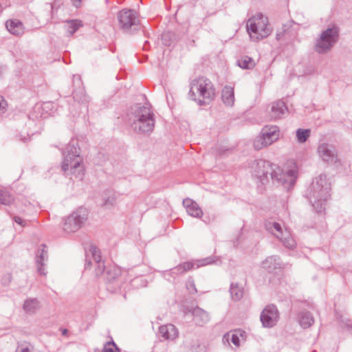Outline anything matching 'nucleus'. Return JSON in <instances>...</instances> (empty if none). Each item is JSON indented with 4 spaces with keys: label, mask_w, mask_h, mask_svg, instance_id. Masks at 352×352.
Segmentation results:
<instances>
[{
    "label": "nucleus",
    "mask_w": 352,
    "mask_h": 352,
    "mask_svg": "<svg viewBox=\"0 0 352 352\" xmlns=\"http://www.w3.org/2000/svg\"><path fill=\"white\" fill-rule=\"evenodd\" d=\"M12 200V199L8 192L0 190V204H8Z\"/></svg>",
    "instance_id": "nucleus-18"
},
{
    "label": "nucleus",
    "mask_w": 352,
    "mask_h": 352,
    "mask_svg": "<svg viewBox=\"0 0 352 352\" xmlns=\"http://www.w3.org/2000/svg\"><path fill=\"white\" fill-rule=\"evenodd\" d=\"M104 352H120L116 344L109 342L106 344L104 348Z\"/></svg>",
    "instance_id": "nucleus-19"
},
{
    "label": "nucleus",
    "mask_w": 352,
    "mask_h": 352,
    "mask_svg": "<svg viewBox=\"0 0 352 352\" xmlns=\"http://www.w3.org/2000/svg\"><path fill=\"white\" fill-rule=\"evenodd\" d=\"M75 157L76 158V162H78V158H79L78 155L75 156Z\"/></svg>",
    "instance_id": "nucleus-34"
},
{
    "label": "nucleus",
    "mask_w": 352,
    "mask_h": 352,
    "mask_svg": "<svg viewBox=\"0 0 352 352\" xmlns=\"http://www.w3.org/2000/svg\"><path fill=\"white\" fill-rule=\"evenodd\" d=\"M274 227L275 229H276L277 230H280V226L278 224V223H275L274 225Z\"/></svg>",
    "instance_id": "nucleus-32"
},
{
    "label": "nucleus",
    "mask_w": 352,
    "mask_h": 352,
    "mask_svg": "<svg viewBox=\"0 0 352 352\" xmlns=\"http://www.w3.org/2000/svg\"><path fill=\"white\" fill-rule=\"evenodd\" d=\"M7 30L13 35L21 36L24 33L23 24L18 19H10L6 23Z\"/></svg>",
    "instance_id": "nucleus-10"
},
{
    "label": "nucleus",
    "mask_w": 352,
    "mask_h": 352,
    "mask_svg": "<svg viewBox=\"0 0 352 352\" xmlns=\"http://www.w3.org/2000/svg\"><path fill=\"white\" fill-rule=\"evenodd\" d=\"M215 96V89L212 82L204 77L195 79L190 85L189 97L199 105L209 104Z\"/></svg>",
    "instance_id": "nucleus-2"
},
{
    "label": "nucleus",
    "mask_w": 352,
    "mask_h": 352,
    "mask_svg": "<svg viewBox=\"0 0 352 352\" xmlns=\"http://www.w3.org/2000/svg\"><path fill=\"white\" fill-rule=\"evenodd\" d=\"M278 318V313L275 307L268 306L262 312L261 320L265 327L273 326Z\"/></svg>",
    "instance_id": "nucleus-8"
},
{
    "label": "nucleus",
    "mask_w": 352,
    "mask_h": 352,
    "mask_svg": "<svg viewBox=\"0 0 352 352\" xmlns=\"http://www.w3.org/2000/svg\"><path fill=\"white\" fill-rule=\"evenodd\" d=\"M308 138V133H297V140L299 142H304Z\"/></svg>",
    "instance_id": "nucleus-25"
},
{
    "label": "nucleus",
    "mask_w": 352,
    "mask_h": 352,
    "mask_svg": "<svg viewBox=\"0 0 352 352\" xmlns=\"http://www.w3.org/2000/svg\"><path fill=\"white\" fill-rule=\"evenodd\" d=\"M203 315H204V316L206 318H208L207 314H206L205 313H203Z\"/></svg>",
    "instance_id": "nucleus-35"
},
{
    "label": "nucleus",
    "mask_w": 352,
    "mask_h": 352,
    "mask_svg": "<svg viewBox=\"0 0 352 352\" xmlns=\"http://www.w3.org/2000/svg\"><path fill=\"white\" fill-rule=\"evenodd\" d=\"M36 305H37L36 302L33 300H28V301L25 302V303L24 305V308L26 310L30 311V310H31L32 307L33 308H34L35 307H36Z\"/></svg>",
    "instance_id": "nucleus-24"
},
{
    "label": "nucleus",
    "mask_w": 352,
    "mask_h": 352,
    "mask_svg": "<svg viewBox=\"0 0 352 352\" xmlns=\"http://www.w3.org/2000/svg\"><path fill=\"white\" fill-rule=\"evenodd\" d=\"M296 132L300 133V132H311L310 129H298Z\"/></svg>",
    "instance_id": "nucleus-28"
},
{
    "label": "nucleus",
    "mask_w": 352,
    "mask_h": 352,
    "mask_svg": "<svg viewBox=\"0 0 352 352\" xmlns=\"http://www.w3.org/2000/svg\"><path fill=\"white\" fill-rule=\"evenodd\" d=\"M3 72V68L1 67H0V76H1Z\"/></svg>",
    "instance_id": "nucleus-33"
},
{
    "label": "nucleus",
    "mask_w": 352,
    "mask_h": 352,
    "mask_svg": "<svg viewBox=\"0 0 352 352\" xmlns=\"http://www.w3.org/2000/svg\"><path fill=\"white\" fill-rule=\"evenodd\" d=\"M247 31L253 41H258L268 36L272 30L268 25V19L261 13L251 17L247 22Z\"/></svg>",
    "instance_id": "nucleus-3"
},
{
    "label": "nucleus",
    "mask_w": 352,
    "mask_h": 352,
    "mask_svg": "<svg viewBox=\"0 0 352 352\" xmlns=\"http://www.w3.org/2000/svg\"><path fill=\"white\" fill-rule=\"evenodd\" d=\"M14 220L19 225H23V220L20 217H15Z\"/></svg>",
    "instance_id": "nucleus-29"
},
{
    "label": "nucleus",
    "mask_w": 352,
    "mask_h": 352,
    "mask_svg": "<svg viewBox=\"0 0 352 352\" xmlns=\"http://www.w3.org/2000/svg\"><path fill=\"white\" fill-rule=\"evenodd\" d=\"M8 109V103L6 100L0 96V116H3Z\"/></svg>",
    "instance_id": "nucleus-21"
},
{
    "label": "nucleus",
    "mask_w": 352,
    "mask_h": 352,
    "mask_svg": "<svg viewBox=\"0 0 352 352\" xmlns=\"http://www.w3.org/2000/svg\"><path fill=\"white\" fill-rule=\"evenodd\" d=\"M184 205L185 206L188 213L195 217H201L202 214L201 210L197 206V204L192 200L187 199L184 200Z\"/></svg>",
    "instance_id": "nucleus-12"
},
{
    "label": "nucleus",
    "mask_w": 352,
    "mask_h": 352,
    "mask_svg": "<svg viewBox=\"0 0 352 352\" xmlns=\"http://www.w3.org/2000/svg\"><path fill=\"white\" fill-rule=\"evenodd\" d=\"M228 339L231 338L232 342L236 346H239L240 341L243 339V332L240 330L234 331L227 334Z\"/></svg>",
    "instance_id": "nucleus-17"
},
{
    "label": "nucleus",
    "mask_w": 352,
    "mask_h": 352,
    "mask_svg": "<svg viewBox=\"0 0 352 352\" xmlns=\"http://www.w3.org/2000/svg\"><path fill=\"white\" fill-rule=\"evenodd\" d=\"M339 36L338 28L332 25L322 31L317 38L314 48L319 54H325L329 52L337 43Z\"/></svg>",
    "instance_id": "nucleus-4"
},
{
    "label": "nucleus",
    "mask_w": 352,
    "mask_h": 352,
    "mask_svg": "<svg viewBox=\"0 0 352 352\" xmlns=\"http://www.w3.org/2000/svg\"><path fill=\"white\" fill-rule=\"evenodd\" d=\"M313 323V318L309 316L302 317L300 320V324L304 328L308 327Z\"/></svg>",
    "instance_id": "nucleus-20"
},
{
    "label": "nucleus",
    "mask_w": 352,
    "mask_h": 352,
    "mask_svg": "<svg viewBox=\"0 0 352 352\" xmlns=\"http://www.w3.org/2000/svg\"><path fill=\"white\" fill-rule=\"evenodd\" d=\"M277 133H262L256 140L254 142V146L257 149L271 144L274 140L277 139Z\"/></svg>",
    "instance_id": "nucleus-11"
},
{
    "label": "nucleus",
    "mask_w": 352,
    "mask_h": 352,
    "mask_svg": "<svg viewBox=\"0 0 352 352\" xmlns=\"http://www.w3.org/2000/svg\"><path fill=\"white\" fill-rule=\"evenodd\" d=\"M184 267H185V269L186 270H190V268H192V265L190 263H185L184 265Z\"/></svg>",
    "instance_id": "nucleus-30"
},
{
    "label": "nucleus",
    "mask_w": 352,
    "mask_h": 352,
    "mask_svg": "<svg viewBox=\"0 0 352 352\" xmlns=\"http://www.w3.org/2000/svg\"><path fill=\"white\" fill-rule=\"evenodd\" d=\"M71 1L74 6H75L76 8H79L80 7L84 0H71Z\"/></svg>",
    "instance_id": "nucleus-26"
},
{
    "label": "nucleus",
    "mask_w": 352,
    "mask_h": 352,
    "mask_svg": "<svg viewBox=\"0 0 352 352\" xmlns=\"http://www.w3.org/2000/svg\"><path fill=\"white\" fill-rule=\"evenodd\" d=\"M259 165H260V166H262L263 168L269 167V164L265 162H261Z\"/></svg>",
    "instance_id": "nucleus-31"
},
{
    "label": "nucleus",
    "mask_w": 352,
    "mask_h": 352,
    "mask_svg": "<svg viewBox=\"0 0 352 352\" xmlns=\"http://www.w3.org/2000/svg\"><path fill=\"white\" fill-rule=\"evenodd\" d=\"M231 294L234 300H239L242 296V291L237 287H232Z\"/></svg>",
    "instance_id": "nucleus-22"
},
{
    "label": "nucleus",
    "mask_w": 352,
    "mask_h": 352,
    "mask_svg": "<svg viewBox=\"0 0 352 352\" xmlns=\"http://www.w3.org/2000/svg\"><path fill=\"white\" fill-rule=\"evenodd\" d=\"M82 26V23L81 21L78 19H72L65 22L64 28L67 34V36H69L75 33Z\"/></svg>",
    "instance_id": "nucleus-15"
},
{
    "label": "nucleus",
    "mask_w": 352,
    "mask_h": 352,
    "mask_svg": "<svg viewBox=\"0 0 352 352\" xmlns=\"http://www.w3.org/2000/svg\"><path fill=\"white\" fill-rule=\"evenodd\" d=\"M269 116L272 120L283 118L288 113V109L282 100H277L271 104Z\"/></svg>",
    "instance_id": "nucleus-7"
},
{
    "label": "nucleus",
    "mask_w": 352,
    "mask_h": 352,
    "mask_svg": "<svg viewBox=\"0 0 352 352\" xmlns=\"http://www.w3.org/2000/svg\"><path fill=\"white\" fill-rule=\"evenodd\" d=\"M118 19L122 29L129 30L139 23L138 13L131 9H124L118 12Z\"/></svg>",
    "instance_id": "nucleus-5"
},
{
    "label": "nucleus",
    "mask_w": 352,
    "mask_h": 352,
    "mask_svg": "<svg viewBox=\"0 0 352 352\" xmlns=\"http://www.w3.org/2000/svg\"><path fill=\"white\" fill-rule=\"evenodd\" d=\"M131 129L135 132H152L155 127V114L148 104H136L128 113Z\"/></svg>",
    "instance_id": "nucleus-1"
},
{
    "label": "nucleus",
    "mask_w": 352,
    "mask_h": 352,
    "mask_svg": "<svg viewBox=\"0 0 352 352\" xmlns=\"http://www.w3.org/2000/svg\"><path fill=\"white\" fill-rule=\"evenodd\" d=\"M50 103H45L43 104H36L30 112L28 118L32 121H38V124H41V119L47 117V110L51 107Z\"/></svg>",
    "instance_id": "nucleus-6"
},
{
    "label": "nucleus",
    "mask_w": 352,
    "mask_h": 352,
    "mask_svg": "<svg viewBox=\"0 0 352 352\" xmlns=\"http://www.w3.org/2000/svg\"><path fill=\"white\" fill-rule=\"evenodd\" d=\"M236 64L243 69H252L255 67L256 62L248 56H241L237 60Z\"/></svg>",
    "instance_id": "nucleus-16"
},
{
    "label": "nucleus",
    "mask_w": 352,
    "mask_h": 352,
    "mask_svg": "<svg viewBox=\"0 0 352 352\" xmlns=\"http://www.w3.org/2000/svg\"><path fill=\"white\" fill-rule=\"evenodd\" d=\"M285 30H282L276 32V39L280 40L284 35Z\"/></svg>",
    "instance_id": "nucleus-27"
},
{
    "label": "nucleus",
    "mask_w": 352,
    "mask_h": 352,
    "mask_svg": "<svg viewBox=\"0 0 352 352\" xmlns=\"http://www.w3.org/2000/svg\"><path fill=\"white\" fill-rule=\"evenodd\" d=\"M73 82L75 86L78 87V89L73 91V97L78 101H82V97H84V90L81 87L82 82L80 77L78 75H74Z\"/></svg>",
    "instance_id": "nucleus-14"
},
{
    "label": "nucleus",
    "mask_w": 352,
    "mask_h": 352,
    "mask_svg": "<svg viewBox=\"0 0 352 352\" xmlns=\"http://www.w3.org/2000/svg\"><path fill=\"white\" fill-rule=\"evenodd\" d=\"M221 99L225 106L232 107L235 101L234 87L225 86L222 89Z\"/></svg>",
    "instance_id": "nucleus-9"
},
{
    "label": "nucleus",
    "mask_w": 352,
    "mask_h": 352,
    "mask_svg": "<svg viewBox=\"0 0 352 352\" xmlns=\"http://www.w3.org/2000/svg\"><path fill=\"white\" fill-rule=\"evenodd\" d=\"M279 131H280L279 128L277 126L273 125V124H268V125L265 126L263 128L261 132H273V133H275V132H279Z\"/></svg>",
    "instance_id": "nucleus-23"
},
{
    "label": "nucleus",
    "mask_w": 352,
    "mask_h": 352,
    "mask_svg": "<svg viewBox=\"0 0 352 352\" xmlns=\"http://www.w3.org/2000/svg\"><path fill=\"white\" fill-rule=\"evenodd\" d=\"M160 333L165 339H174L177 336L176 328L172 324L164 325L160 327Z\"/></svg>",
    "instance_id": "nucleus-13"
}]
</instances>
